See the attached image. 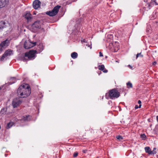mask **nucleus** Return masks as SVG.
<instances>
[{"mask_svg": "<svg viewBox=\"0 0 158 158\" xmlns=\"http://www.w3.org/2000/svg\"><path fill=\"white\" fill-rule=\"evenodd\" d=\"M99 69L101 70H103L105 69L104 66L103 65H99L98 66Z\"/></svg>", "mask_w": 158, "mask_h": 158, "instance_id": "obj_19", "label": "nucleus"}, {"mask_svg": "<svg viewBox=\"0 0 158 158\" xmlns=\"http://www.w3.org/2000/svg\"><path fill=\"white\" fill-rule=\"evenodd\" d=\"M60 7V6L57 5L52 10L47 12V14L51 16H55L57 14Z\"/></svg>", "mask_w": 158, "mask_h": 158, "instance_id": "obj_5", "label": "nucleus"}, {"mask_svg": "<svg viewBox=\"0 0 158 158\" xmlns=\"http://www.w3.org/2000/svg\"><path fill=\"white\" fill-rule=\"evenodd\" d=\"M13 125V123H8L7 124V126H6V128L7 129H9Z\"/></svg>", "mask_w": 158, "mask_h": 158, "instance_id": "obj_18", "label": "nucleus"}, {"mask_svg": "<svg viewBox=\"0 0 158 158\" xmlns=\"http://www.w3.org/2000/svg\"><path fill=\"white\" fill-rule=\"evenodd\" d=\"M31 117L29 115L24 116L23 117L22 120L24 121H29L31 120Z\"/></svg>", "mask_w": 158, "mask_h": 158, "instance_id": "obj_12", "label": "nucleus"}, {"mask_svg": "<svg viewBox=\"0 0 158 158\" xmlns=\"http://www.w3.org/2000/svg\"><path fill=\"white\" fill-rule=\"evenodd\" d=\"M86 46H87L88 47H90V48H91V47H90L89 45L87 44Z\"/></svg>", "mask_w": 158, "mask_h": 158, "instance_id": "obj_39", "label": "nucleus"}, {"mask_svg": "<svg viewBox=\"0 0 158 158\" xmlns=\"http://www.w3.org/2000/svg\"><path fill=\"white\" fill-rule=\"evenodd\" d=\"M87 151V150H83V152L84 153H85Z\"/></svg>", "mask_w": 158, "mask_h": 158, "instance_id": "obj_35", "label": "nucleus"}, {"mask_svg": "<svg viewBox=\"0 0 158 158\" xmlns=\"http://www.w3.org/2000/svg\"><path fill=\"white\" fill-rule=\"evenodd\" d=\"M128 67H129L130 68H131V69H132V66H131L130 65H128Z\"/></svg>", "mask_w": 158, "mask_h": 158, "instance_id": "obj_36", "label": "nucleus"}, {"mask_svg": "<svg viewBox=\"0 0 158 158\" xmlns=\"http://www.w3.org/2000/svg\"><path fill=\"white\" fill-rule=\"evenodd\" d=\"M116 138L119 140H121L123 139V137L120 135H117L116 136Z\"/></svg>", "mask_w": 158, "mask_h": 158, "instance_id": "obj_23", "label": "nucleus"}, {"mask_svg": "<svg viewBox=\"0 0 158 158\" xmlns=\"http://www.w3.org/2000/svg\"><path fill=\"white\" fill-rule=\"evenodd\" d=\"M156 149V148H154L153 150L152 151H151V152H150V154H156V152L155 151Z\"/></svg>", "mask_w": 158, "mask_h": 158, "instance_id": "obj_22", "label": "nucleus"}, {"mask_svg": "<svg viewBox=\"0 0 158 158\" xmlns=\"http://www.w3.org/2000/svg\"><path fill=\"white\" fill-rule=\"evenodd\" d=\"M78 55L77 53L76 52H73L71 54V57L73 59L76 58L77 56Z\"/></svg>", "mask_w": 158, "mask_h": 158, "instance_id": "obj_16", "label": "nucleus"}, {"mask_svg": "<svg viewBox=\"0 0 158 158\" xmlns=\"http://www.w3.org/2000/svg\"><path fill=\"white\" fill-rule=\"evenodd\" d=\"M22 102V101L18 98L13 99L12 105L14 108H15L19 106Z\"/></svg>", "mask_w": 158, "mask_h": 158, "instance_id": "obj_8", "label": "nucleus"}, {"mask_svg": "<svg viewBox=\"0 0 158 158\" xmlns=\"http://www.w3.org/2000/svg\"><path fill=\"white\" fill-rule=\"evenodd\" d=\"M37 53V52L36 50H31L29 51L28 52L25 53V56L23 60L26 61L28 59L31 60L32 58L35 56V55Z\"/></svg>", "mask_w": 158, "mask_h": 158, "instance_id": "obj_3", "label": "nucleus"}, {"mask_svg": "<svg viewBox=\"0 0 158 158\" xmlns=\"http://www.w3.org/2000/svg\"><path fill=\"white\" fill-rule=\"evenodd\" d=\"M6 57V56L4 54L2 56V57L0 59V61H3L4 60V59H5V58Z\"/></svg>", "mask_w": 158, "mask_h": 158, "instance_id": "obj_21", "label": "nucleus"}, {"mask_svg": "<svg viewBox=\"0 0 158 158\" xmlns=\"http://www.w3.org/2000/svg\"><path fill=\"white\" fill-rule=\"evenodd\" d=\"M34 14H35H35H36V13H35V12L34 13Z\"/></svg>", "mask_w": 158, "mask_h": 158, "instance_id": "obj_41", "label": "nucleus"}, {"mask_svg": "<svg viewBox=\"0 0 158 158\" xmlns=\"http://www.w3.org/2000/svg\"><path fill=\"white\" fill-rule=\"evenodd\" d=\"M36 45V42H32L29 41H26L24 45V47L25 49H28Z\"/></svg>", "mask_w": 158, "mask_h": 158, "instance_id": "obj_7", "label": "nucleus"}, {"mask_svg": "<svg viewBox=\"0 0 158 158\" xmlns=\"http://www.w3.org/2000/svg\"><path fill=\"white\" fill-rule=\"evenodd\" d=\"M1 89H2V88L0 87V90Z\"/></svg>", "mask_w": 158, "mask_h": 158, "instance_id": "obj_42", "label": "nucleus"}, {"mask_svg": "<svg viewBox=\"0 0 158 158\" xmlns=\"http://www.w3.org/2000/svg\"><path fill=\"white\" fill-rule=\"evenodd\" d=\"M39 48H41V49H40V52L42 51V50H43V49H44V47H43V46H42V45H40L39 46Z\"/></svg>", "mask_w": 158, "mask_h": 158, "instance_id": "obj_25", "label": "nucleus"}, {"mask_svg": "<svg viewBox=\"0 0 158 158\" xmlns=\"http://www.w3.org/2000/svg\"><path fill=\"white\" fill-rule=\"evenodd\" d=\"M81 42H85V43H86V40H85V39H83V40H81Z\"/></svg>", "mask_w": 158, "mask_h": 158, "instance_id": "obj_32", "label": "nucleus"}, {"mask_svg": "<svg viewBox=\"0 0 158 158\" xmlns=\"http://www.w3.org/2000/svg\"><path fill=\"white\" fill-rule=\"evenodd\" d=\"M41 23L40 21L37 20L35 21L32 25L31 29L32 31L35 32L38 29H39L41 28Z\"/></svg>", "mask_w": 158, "mask_h": 158, "instance_id": "obj_6", "label": "nucleus"}, {"mask_svg": "<svg viewBox=\"0 0 158 158\" xmlns=\"http://www.w3.org/2000/svg\"><path fill=\"white\" fill-rule=\"evenodd\" d=\"M41 3L40 2L39 0H35L33 2V7L35 9H37L40 7Z\"/></svg>", "mask_w": 158, "mask_h": 158, "instance_id": "obj_10", "label": "nucleus"}, {"mask_svg": "<svg viewBox=\"0 0 158 158\" xmlns=\"http://www.w3.org/2000/svg\"><path fill=\"white\" fill-rule=\"evenodd\" d=\"M138 108H139V107H138V105H136L135 106V109H138Z\"/></svg>", "mask_w": 158, "mask_h": 158, "instance_id": "obj_33", "label": "nucleus"}, {"mask_svg": "<svg viewBox=\"0 0 158 158\" xmlns=\"http://www.w3.org/2000/svg\"><path fill=\"white\" fill-rule=\"evenodd\" d=\"M78 155V153L77 152H75L73 155V157H76Z\"/></svg>", "mask_w": 158, "mask_h": 158, "instance_id": "obj_26", "label": "nucleus"}, {"mask_svg": "<svg viewBox=\"0 0 158 158\" xmlns=\"http://www.w3.org/2000/svg\"><path fill=\"white\" fill-rule=\"evenodd\" d=\"M138 103L139 104H140L139 105V108H141V101H140L139 100L138 101Z\"/></svg>", "mask_w": 158, "mask_h": 158, "instance_id": "obj_27", "label": "nucleus"}, {"mask_svg": "<svg viewBox=\"0 0 158 158\" xmlns=\"http://www.w3.org/2000/svg\"><path fill=\"white\" fill-rule=\"evenodd\" d=\"M9 41L7 39L2 42L0 44V46L2 48L0 49V50H2V48H5L7 47L9 45Z\"/></svg>", "mask_w": 158, "mask_h": 158, "instance_id": "obj_9", "label": "nucleus"}, {"mask_svg": "<svg viewBox=\"0 0 158 158\" xmlns=\"http://www.w3.org/2000/svg\"><path fill=\"white\" fill-rule=\"evenodd\" d=\"M158 0H156L154 1L153 3H155L156 5H158V3H157L158 2L157 1Z\"/></svg>", "mask_w": 158, "mask_h": 158, "instance_id": "obj_29", "label": "nucleus"}, {"mask_svg": "<svg viewBox=\"0 0 158 158\" xmlns=\"http://www.w3.org/2000/svg\"><path fill=\"white\" fill-rule=\"evenodd\" d=\"M24 16L25 18L28 21H30L31 19V15L29 13H27Z\"/></svg>", "mask_w": 158, "mask_h": 158, "instance_id": "obj_14", "label": "nucleus"}, {"mask_svg": "<svg viewBox=\"0 0 158 158\" xmlns=\"http://www.w3.org/2000/svg\"><path fill=\"white\" fill-rule=\"evenodd\" d=\"M17 93L18 95H20L21 98H24L28 97L31 94L29 86L27 84L21 85L18 88Z\"/></svg>", "mask_w": 158, "mask_h": 158, "instance_id": "obj_1", "label": "nucleus"}, {"mask_svg": "<svg viewBox=\"0 0 158 158\" xmlns=\"http://www.w3.org/2000/svg\"><path fill=\"white\" fill-rule=\"evenodd\" d=\"M153 3V2H150V4H149V6H151L152 5V4Z\"/></svg>", "mask_w": 158, "mask_h": 158, "instance_id": "obj_37", "label": "nucleus"}, {"mask_svg": "<svg viewBox=\"0 0 158 158\" xmlns=\"http://www.w3.org/2000/svg\"><path fill=\"white\" fill-rule=\"evenodd\" d=\"M8 0H0V8L6 6L8 3Z\"/></svg>", "mask_w": 158, "mask_h": 158, "instance_id": "obj_11", "label": "nucleus"}, {"mask_svg": "<svg viewBox=\"0 0 158 158\" xmlns=\"http://www.w3.org/2000/svg\"><path fill=\"white\" fill-rule=\"evenodd\" d=\"M6 23L3 21H0V30H2L6 27Z\"/></svg>", "mask_w": 158, "mask_h": 158, "instance_id": "obj_15", "label": "nucleus"}, {"mask_svg": "<svg viewBox=\"0 0 158 158\" xmlns=\"http://www.w3.org/2000/svg\"><path fill=\"white\" fill-rule=\"evenodd\" d=\"M127 87L128 88H131L132 87V84L130 82L127 83Z\"/></svg>", "mask_w": 158, "mask_h": 158, "instance_id": "obj_20", "label": "nucleus"}, {"mask_svg": "<svg viewBox=\"0 0 158 158\" xmlns=\"http://www.w3.org/2000/svg\"><path fill=\"white\" fill-rule=\"evenodd\" d=\"M106 97L108 96L110 99H113L118 97L120 93L117 90L114 89L110 90L109 93H106Z\"/></svg>", "mask_w": 158, "mask_h": 158, "instance_id": "obj_2", "label": "nucleus"}, {"mask_svg": "<svg viewBox=\"0 0 158 158\" xmlns=\"http://www.w3.org/2000/svg\"><path fill=\"white\" fill-rule=\"evenodd\" d=\"M102 71H103V72L105 73H106L108 71L107 70L105 69L103 70H102Z\"/></svg>", "mask_w": 158, "mask_h": 158, "instance_id": "obj_30", "label": "nucleus"}, {"mask_svg": "<svg viewBox=\"0 0 158 158\" xmlns=\"http://www.w3.org/2000/svg\"><path fill=\"white\" fill-rule=\"evenodd\" d=\"M4 54L6 57L10 56L12 54V51L11 50H7L6 51Z\"/></svg>", "mask_w": 158, "mask_h": 158, "instance_id": "obj_13", "label": "nucleus"}, {"mask_svg": "<svg viewBox=\"0 0 158 158\" xmlns=\"http://www.w3.org/2000/svg\"><path fill=\"white\" fill-rule=\"evenodd\" d=\"M99 56H103L102 53L101 52H99Z\"/></svg>", "mask_w": 158, "mask_h": 158, "instance_id": "obj_31", "label": "nucleus"}, {"mask_svg": "<svg viewBox=\"0 0 158 158\" xmlns=\"http://www.w3.org/2000/svg\"><path fill=\"white\" fill-rule=\"evenodd\" d=\"M156 62H154L152 63V64L155 65L156 64Z\"/></svg>", "mask_w": 158, "mask_h": 158, "instance_id": "obj_34", "label": "nucleus"}, {"mask_svg": "<svg viewBox=\"0 0 158 158\" xmlns=\"http://www.w3.org/2000/svg\"><path fill=\"white\" fill-rule=\"evenodd\" d=\"M139 55H140L141 56L143 57V56L141 55V53H138L136 56V58H137L139 56Z\"/></svg>", "mask_w": 158, "mask_h": 158, "instance_id": "obj_28", "label": "nucleus"}, {"mask_svg": "<svg viewBox=\"0 0 158 158\" xmlns=\"http://www.w3.org/2000/svg\"><path fill=\"white\" fill-rule=\"evenodd\" d=\"M156 119L157 121L158 122V116H157L156 117Z\"/></svg>", "mask_w": 158, "mask_h": 158, "instance_id": "obj_40", "label": "nucleus"}, {"mask_svg": "<svg viewBox=\"0 0 158 158\" xmlns=\"http://www.w3.org/2000/svg\"><path fill=\"white\" fill-rule=\"evenodd\" d=\"M109 48L113 52H117L119 48L118 43L115 42V43H110L109 44Z\"/></svg>", "mask_w": 158, "mask_h": 158, "instance_id": "obj_4", "label": "nucleus"}, {"mask_svg": "<svg viewBox=\"0 0 158 158\" xmlns=\"http://www.w3.org/2000/svg\"><path fill=\"white\" fill-rule=\"evenodd\" d=\"M143 0L144 2H148L149 1V0ZM151 1H152V0H151Z\"/></svg>", "mask_w": 158, "mask_h": 158, "instance_id": "obj_38", "label": "nucleus"}, {"mask_svg": "<svg viewBox=\"0 0 158 158\" xmlns=\"http://www.w3.org/2000/svg\"><path fill=\"white\" fill-rule=\"evenodd\" d=\"M145 151L150 154V153L151 152V150L149 147H146L145 148Z\"/></svg>", "mask_w": 158, "mask_h": 158, "instance_id": "obj_17", "label": "nucleus"}, {"mask_svg": "<svg viewBox=\"0 0 158 158\" xmlns=\"http://www.w3.org/2000/svg\"><path fill=\"white\" fill-rule=\"evenodd\" d=\"M140 136L141 138H142V139L143 140L145 139L146 137V135L144 134L141 135Z\"/></svg>", "mask_w": 158, "mask_h": 158, "instance_id": "obj_24", "label": "nucleus"}]
</instances>
